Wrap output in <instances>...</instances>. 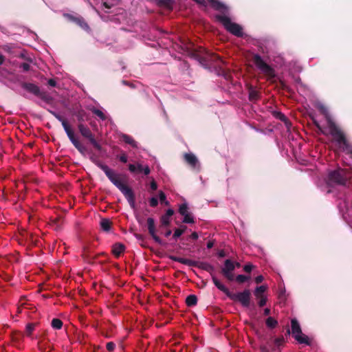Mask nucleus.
Wrapping results in <instances>:
<instances>
[{
    "label": "nucleus",
    "mask_w": 352,
    "mask_h": 352,
    "mask_svg": "<svg viewBox=\"0 0 352 352\" xmlns=\"http://www.w3.org/2000/svg\"><path fill=\"white\" fill-rule=\"evenodd\" d=\"M196 1L198 4L207 6H210L212 8L220 10V11H224L226 10V7L224 4L221 3L219 1H215V0H194Z\"/></svg>",
    "instance_id": "nucleus-8"
},
{
    "label": "nucleus",
    "mask_w": 352,
    "mask_h": 352,
    "mask_svg": "<svg viewBox=\"0 0 352 352\" xmlns=\"http://www.w3.org/2000/svg\"><path fill=\"white\" fill-rule=\"evenodd\" d=\"M52 327L55 329H60L63 327V322L58 318H54L52 321Z\"/></svg>",
    "instance_id": "nucleus-26"
},
{
    "label": "nucleus",
    "mask_w": 352,
    "mask_h": 352,
    "mask_svg": "<svg viewBox=\"0 0 352 352\" xmlns=\"http://www.w3.org/2000/svg\"><path fill=\"white\" fill-rule=\"evenodd\" d=\"M124 250V246L121 243H116L113 246L112 252L116 256H119Z\"/></svg>",
    "instance_id": "nucleus-20"
},
{
    "label": "nucleus",
    "mask_w": 352,
    "mask_h": 352,
    "mask_svg": "<svg viewBox=\"0 0 352 352\" xmlns=\"http://www.w3.org/2000/svg\"><path fill=\"white\" fill-rule=\"evenodd\" d=\"M258 300V305L263 307L266 304L267 298L265 295H261L259 297H256Z\"/></svg>",
    "instance_id": "nucleus-31"
},
{
    "label": "nucleus",
    "mask_w": 352,
    "mask_h": 352,
    "mask_svg": "<svg viewBox=\"0 0 352 352\" xmlns=\"http://www.w3.org/2000/svg\"><path fill=\"white\" fill-rule=\"evenodd\" d=\"M21 68L24 71H28L30 69V65L28 63H23L21 65Z\"/></svg>",
    "instance_id": "nucleus-44"
},
{
    "label": "nucleus",
    "mask_w": 352,
    "mask_h": 352,
    "mask_svg": "<svg viewBox=\"0 0 352 352\" xmlns=\"http://www.w3.org/2000/svg\"><path fill=\"white\" fill-rule=\"evenodd\" d=\"M147 225H148V230L149 234L151 235L153 240L158 244L162 245V241L161 239L157 236L155 233V221L153 218H148L147 219Z\"/></svg>",
    "instance_id": "nucleus-10"
},
{
    "label": "nucleus",
    "mask_w": 352,
    "mask_h": 352,
    "mask_svg": "<svg viewBox=\"0 0 352 352\" xmlns=\"http://www.w3.org/2000/svg\"><path fill=\"white\" fill-rule=\"evenodd\" d=\"M185 265H192L193 262L191 260L186 259Z\"/></svg>",
    "instance_id": "nucleus-53"
},
{
    "label": "nucleus",
    "mask_w": 352,
    "mask_h": 352,
    "mask_svg": "<svg viewBox=\"0 0 352 352\" xmlns=\"http://www.w3.org/2000/svg\"><path fill=\"white\" fill-rule=\"evenodd\" d=\"M111 223L107 219H103L100 221V227L104 231H109L111 229Z\"/></svg>",
    "instance_id": "nucleus-22"
},
{
    "label": "nucleus",
    "mask_w": 352,
    "mask_h": 352,
    "mask_svg": "<svg viewBox=\"0 0 352 352\" xmlns=\"http://www.w3.org/2000/svg\"><path fill=\"white\" fill-rule=\"evenodd\" d=\"M186 162L194 168H199V163L197 157L192 153H186L184 155Z\"/></svg>",
    "instance_id": "nucleus-12"
},
{
    "label": "nucleus",
    "mask_w": 352,
    "mask_h": 352,
    "mask_svg": "<svg viewBox=\"0 0 352 352\" xmlns=\"http://www.w3.org/2000/svg\"><path fill=\"white\" fill-rule=\"evenodd\" d=\"M129 170L131 173H135V172H137L136 165H135V164H129Z\"/></svg>",
    "instance_id": "nucleus-41"
},
{
    "label": "nucleus",
    "mask_w": 352,
    "mask_h": 352,
    "mask_svg": "<svg viewBox=\"0 0 352 352\" xmlns=\"http://www.w3.org/2000/svg\"><path fill=\"white\" fill-rule=\"evenodd\" d=\"M179 212L184 217L182 221L184 223H192L194 222L193 217L189 212L188 206L186 203L180 205L179 208Z\"/></svg>",
    "instance_id": "nucleus-9"
},
{
    "label": "nucleus",
    "mask_w": 352,
    "mask_h": 352,
    "mask_svg": "<svg viewBox=\"0 0 352 352\" xmlns=\"http://www.w3.org/2000/svg\"><path fill=\"white\" fill-rule=\"evenodd\" d=\"M253 267L254 266L251 264H247V265H244L243 270L246 272H250L253 269Z\"/></svg>",
    "instance_id": "nucleus-40"
},
{
    "label": "nucleus",
    "mask_w": 352,
    "mask_h": 352,
    "mask_svg": "<svg viewBox=\"0 0 352 352\" xmlns=\"http://www.w3.org/2000/svg\"><path fill=\"white\" fill-rule=\"evenodd\" d=\"M4 61V58L3 56H0V65L3 64Z\"/></svg>",
    "instance_id": "nucleus-57"
},
{
    "label": "nucleus",
    "mask_w": 352,
    "mask_h": 352,
    "mask_svg": "<svg viewBox=\"0 0 352 352\" xmlns=\"http://www.w3.org/2000/svg\"><path fill=\"white\" fill-rule=\"evenodd\" d=\"M223 274L228 280H232L234 279L232 272H223Z\"/></svg>",
    "instance_id": "nucleus-38"
},
{
    "label": "nucleus",
    "mask_w": 352,
    "mask_h": 352,
    "mask_svg": "<svg viewBox=\"0 0 352 352\" xmlns=\"http://www.w3.org/2000/svg\"><path fill=\"white\" fill-rule=\"evenodd\" d=\"M56 118H58V120L61 122V120H63L60 116H57Z\"/></svg>",
    "instance_id": "nucleus-58"
},
{
    "label": "nucleus",
    "mask_w": 352,
    "mask_h": 352,
    "mask_svg": "<svg viewBox=\"0 0 352 352\" xmlns=\"http://www.w3.org/2000/svg\"><path fill=\"white\" fill-rule=\"evenodd\" d=\"M91 111L96 116H97L101 120H105L107 118V115L102 109H97L96 107L91 108Z\"/></svg>",
    "instance_id": "nucleus-19"
},
{
    "label": "nucleus",
    "mask_w": 352,
    "mask_h": 352,
    "mask_svg": "<svg viewBox=\"0 0 352 352\" xmlns=\"http://www.w3.org/2000/svg\"><path fill=\"white\" fill-rule=\"evenodd\" d=\"M122 140L126 144H130L133 148H138V143L133 139L132 137L126 135L122 134L121 135Z\"/></svg>",
    "instance_id": "nucleus-17"
},
{
    "label": "nucleus",
    "mask_w": 352,
    "mask_h": 352,
    "mask_svg": "<svg viewBox=\"0 0 352 352\" xmlns=\"http://www.w3.org/2000/svg\"><path fill=\"white\" fill-rule=\"evenodd\" d=\"M142 172L144 173V175H147L150 173L151 170L148 166H144Z\"/></svg>",
    "instance_id": "nucleus-43"
},
{
    "label": "nucleus",
    "mask_w": 352,
    "mask_h": 352,
    "mask_svg": "<svg viewBox=\"0 0 352 352\" xmlns=\"http://www.w3.org/2000/svg\"><path fill=\"white\" fill-rule=\"evenodd\" d=\"M143 167L144 166L140 164H136L137 172H142Z\"/></svg>",
    "instance_id": "nucleus-48"
},
{
    "label": "nucleus",
    "mask_w": 352,
    "mask_h": 352,
    "mask_svg": "<svg viewBox=\"0 0 352 352\" xmlns=\"http://www.w3.org/2000/svg\"><path fill=\"white\" fill-rule=\"evenodd\" d=\"M104 7H105V8H110V6H108L107 3H104Z\"/></svg>",
    "instance_id": "nucleus-59"
},
{
    "label": "nucleus",
    "mask_w": 352,
    "mask_h": 352,
    "mask_svg": "<svg viewBox=\"0 0 352 352\" xmlns=\"http://www.w3.org/2000/svg\"><path fill=\"white\" fill-rule=\"evenodd\" d=\"M277 321L272 317H269L266 320V325L269 328H274L277 325Z\"/></svg>",
    "instance_id": "nucleus-27"
},
{
    "label": "nucleus",
    "mask_w": 352,
    "mask_h": 352,
    "mask_svg": "<svg viewBox=\"0 0 352 352\" xmlns=\"http://www.w3.org/2000/svg\"><path fill=\"white\" fill-rule=\"evenodd\" d=\"M212 282L219 290L226 294L228 296L230 295V293L228 289L215 276L212 277Z\"/></svg>",
    "instance_id": "nucleus-13"
},
{
    "label": "nucleus",
    "mask_w": 352,
    "mask_h": 352,
    "mask_svg": "<svg viewBox=\"0 0 352 352\" xmlns=\"http://www.w3.org/2000/svg\"><path fill=\"white\" fill-rule=\"evenodd\" d=\"M266 289L267 287L265 285L257 287L254 291V296L256 297H259L261 295H264V292Z\"/></svg>",
    "instance_id": "nucleus-25"
},
{
    "label": "nucleus",
    "mask_w": 352,
    "mask_h": 352,
    "mask_svg": "<svg viewBox=\"0 0 352 352\" xmlns=\"http://www.w3.org/2000/svg\"><path fill=\"white\" fill-rule=\"evenodd\" d=\"M116 347V344L113 342H108L107 344V349L108 351H113Z\"/></svg>",
    "instance_id": "nucleus-39"
},
{
    "label": "nucleus",
    "mask_w": 352,
    "mask_h": 352,
    "mask_svg": "<svg viewBox=\"0 0 352 352\" xmlns=\"http://www.w3.org/2000/svg\"><path fill=\"white\" fill-rule=\"evenodd\" d=\"M291 326L292 333L295 340L300 344L309 345V338L308 336L302 333L300 326L296 319L294 318L291 320Z\"/></svg>",
    "instance_id": "nucleus-6"
},
{
    "label": "nucleus",
    "mask_w": 352,
    "mask_h": 352,
    "mask_svg": "<svg viewBox=\"0 0 352 352\" xmlns=\"http://www.w3.org/2000/svg\"><path fill=\"white\" fill-rule=\"evenodd\" d=\"M78 129H79V131H80V133L82 134V135L87 138V139H89L91 138V136H93L91 131L86 126H85L83 124H80L78 126Z\"/></svg>",
    "instance_id": "nucleus-16"
},
{
    "label": "nucleus",
    "mask_w": 352,
    "mask_h": 352,
    "mask_svg": "<svg viewBox=\"0 0 352 352\" xmlns=\"http://www.w3.org/2000/svg\"><path fill=\"white\" fill-rule=\"evenodd\" d=\"M34 325L33 324L30 323L26 325L25 331L28 336L31 335V333L34 331Z\"/></svg>",
    "instance_id": "nucleus-34"
},
{
    "label": "nucleus",
    "mask_w": 352,
    "mask_h": 352,
    "mask_svg": "<svg viewBox=\"0 0 352 352\" xmlns=\"http://www.w3.org/2000/svg\"><path fill=\"white\" fill-rule=\"evenodd\" d=\"M201 53H202L201 58L206 61H208V62L219 61L220 63L224 64V61L223 60H221V58L219 56L210 52L208 50L203 49V51L201 52Z\"/></svg>",
    "instance_id": "nucleus-11"
},
{
    "label": "nucleus",
    "mask_w": 352,
    "mask_h": 352,
    "mask_svg": "<svg viewBox=\"0 0 352 352\" xmlns=\"http://www.w3.org/2000/svg\"><path fill=\"white\" fill-rule=\"evenodd\" d=\"M274 115L278 119L284 122L287 131L289 132L292 124L290 122H289L286 116L280 112H276Z\"/></svg>",
    "instance_id": "nucleus-15"
},
{
    "label": "nucleus",
    "mask_w": 352,
    "mask_h": 352,
    "mask_svg": "<svg viewBox=\"0 0 352 352\" xmlns=\"http://www.w3.org/2000/svg\"><path fill=\"white\" fill-rule=\"evenodd\" d=\"M73 144L81 153L85 151V147L78 140L74 142Z\"/></svg>",
    "instance_id": "nucleus-29"
},
{
    "label": "nucleus",
    "mask_w": 352,
    "mask_h": 352,
    "mask_svg": "<svg viewBox=\"0 0 352 352\" xmlns=\"http://www.w3.org/2000/svg\"><path fill=\"white\" fill-rule=\"evenodd\" d=\"M232 300H237L244 307H248L250 300V292L248 289L236 294H230L228 296Z\"/></svg>",
    "instance_id": "nucleus-7"
},
{
    "label": "nucleus",
    "mask_w": 352,
    "mask_h": 352,
    "mask_svg": "<svg viewBox=\"0 0 352 352\" xmlns=\"http://www.w3.org/2000/svg\"><path fill=\"white\" fill-rule=\"evenodd\" d=\"M223 255H224L223 252L221 251V252H219L220 256H223Z\"/></svg>",
    "instance_id": "nucleus-60"
},
{
    "label": "nucleus",
    "mask_w": 352,
    "mask_h": 352,
    "mask_svg": "<svg viewBox=\"0 0 352 352\" xmlns=\"http://www.w3.org/2000/svg\"><path fill=\"white\" fill-rule=\"evenodd\" d=\"M74 21L82 29L85 30H89V26L82 18H76Z\"/></svg>",
    "instance_id": "nucleus-24"
},
{
    "label": "nucleus",
    "mask_w": 352,
    "mask_h": 352,
    "mask_svg": "<svg viewBox=\"0 0 352 352\" xmlns=\"http://www.w3.org/2000/svg\"><path fill=\"white\" fill-rule=\"evenodd\" d=\"M197 298L195 295H189L186 299V302L188 306H194L197 304Z\"/></svg>",
    "instance_id": "nucleus-23"
},
{
    "label": "nucleus",
    "mask_w": 352,
    "mask_h": 352,
    "mask_svg": "<svg viewBox=\"0 0 352 352\" xmlns=\"http://www.w3.org/2000/svg\"><path fill=\"white\" fill-rule=\"evenodd\" d=\"M250 278V276L242 275V274L238 275L236 277V281L240 283H244V282L248 280Z\"/></svg>",
    "instance_id": "nucleus-30"
},
{
    "label": "nucleus",
    "mask_w": 352,
    "mask_h": 352,
    "mask_svg": "<svg viewBox=\"0 0 352 352\" xmlns=\"http://www.w3.org/2000/svg\"><path fill=\"white\" fill-rule=\"evenodd\" d=\"M236 265L237 267H239V266H240V265H239V263H236Z\"/></svg>",
    "instance_id": "nucleus-61"
},
{
    "label": "nucleus",
    "mask_w": 352,
    "mask_h": 352,
    "mask_svg": "<svg viewBox=\"0 0 352 352\" xmlns=\"http://www.w3.org/2000/svg\"><path fill=\"white\" fill-rule=\"evenodd\" d=\"M151 188L153 190H155L157 188V185L156 184V182L155 181H152L151 182Z\"/></svg>",
    "instance_id": "nucleus-45"
},
{
    "label": "nucleus",
    "mask_w": 352,
    "mask_h": 352,
    "mask_svg": "<svg viewBox=\"0 0 352 352\" xmlns=\"http://www.w3.org/2000/svg\"><path fill=\"white\" fill-rule=\"evenodd\" d=\"M48 84L52 86V87H55L56 86V81L53 79H50L48 80Z\"/></svg>",
    "instance_id": "nucleus-49"
},
{
    "label": "nucleus",
    "mask_w": 352,
    "mask_h": 352,
    "mask_svg": "<svg viewBox=\"0 0 352 352\" xmlns=\"http://www.w3.org/2000/svg\"><path fill=\"white\" fill-rule=\"evenodd\" d=\"M65 133L67 134L68 133H70L71 131H72L71 127L69 126H67L66 129H64Z\"/></svg>",
    "instance_id": "nucleus-55"
},
{
    "label": "nucleus",
    "mask_w": 352,
    "mask_h": 352,
    "mask_svg": "<svg viewBox=\"0 0 352 352\" xmlns=\"http://www.w3.org/2000/svg\"><path fill=\"white\" fill-rule=\"evenodd\" d=\"M67 135L69 139L70 140V141L72 142V144L78 140V139L75 137V135H74V133L73 131H71L70 133H68Z\"/></svg>",
    "instance_id": "nucleus-36"
},
{
    "label": "nucleus",
    "mask_w": 352,
    "mask_h": 352,
    "mask_svg": "<svg viewBox=\"0 0 352 352\" xmlns=\"http://www.w3.org/2000/svg\"><path fill=\"white\" fill-rule=\"evenodd\" d=\"M159 199L161 202L164 203L166 205L169 204L168 201H166V195L162 191L159 192Z\"/></svg>",
    "instance_id": "nucleus-35"
},
{
    "label": "nucleus",
    "mask_w": 352,
    "mask_h": 352,
    "mask_svg": "<svg viewBox=\"0 0 352 352\" xmlns=\"http://www.w3.org/2000/svg\"><path fill=\"white\" fill-rule=\"evenodd\" d=\"M170 234H171V230H168V231H166V233H165V236H166V237H168V236H169Z\"/></svg>",
    "instance_id": "nucleus-56"
},
{
    "label": "nucleus",
    "mask_w": 352,
    "mask_h": 352,
    "mask_svg": "<svg viewBox=\"0 0 352 352\" xmlns=\"http://www.w3.org/2000/svg\"><path fill=\"white\" fill-rule=\"evenodd\" d=\"M253 62L260 72L264 74L267 79H273L276 76L274 68L267 64L261 56L256 54L253 57Z\"/></svg>",
    "instance_id": "nucleus-4"
},
{
    "label": "nucleus",
    "mask_w": 352,
    "mask_h": 352,
    "mask_svg": "<svg viewBox=\"0 0 352 352\" xmlns=\"http://www.w3.org/2000/svg\"><path fill=\"white\" fill-rule=\"evenodd\" d=\"M214 245V242L213 241H209L208 243H207V248L208 249H210L213 247Z\"/></svg>",
    "instance_id": "nucleus-52"
},
{
    "label": "nucleus",
    "mask_w": 352,
    "mask_h": 352,
    "mask_svg": "<svg viewBox=\"0 0 352 352\" xmlns=\"http://www.w3.org/2000/svg\"><path fill=\"white\" fill-rule=\"evenodd\" d=\"M235 268V263L232 261L227 259L225 261L222 272H233Z\"/></svg>",
    "instance_id": "nucleus-18"
},
{
    "label": "nucleus",
    "mask_w": 352,
    "mask_h": 352,
    "mask_svg": "<svg viewBox=\"0 0 352 352\" xmlns=\"http://www.w3.org/2000/svg\"><path fill=\"white\" fill-rule=\"evenodd\" d=\"M24 88L34 95H38L40 90L39 88L32 83H28L24 85Z\"/></svg>",
    "instance_id": "nucleus-21"
},
{
    "label": "nucleus",
    "mask_w": 352,
    "mask_h": 352,
    "mask_svg": "<svg viewBox=\"0 0 352 352\" xmlns=\"http://www.w3.org/2000/svg\"><path fill=\"white\" fill-rule=\"evenodd\" d=\"M270 314V309L268 308H266L264 309V314L265 316H268Z\"/></svg>",
    "instance_id": "nucleus-54"
},
{
    "label": "nucleus",
    "mask_w": 352,
    "mask_h": 352,
    "mask_svg": "<svg viewBox=\"0 0 352 352\" xmlns=\"http://www.w3.org/2000/svg\"><path fill=\"white\" fill-rule=\"evenodd\" d=\"M119 158H120V160L123 163H126L128 160V158H127V156L126 154L121 155Z\"/></svg>",
    "instance_id": "nucleus-42"
},
{
    "label": "nucleus",
    "mask_w": 352,
    "mask_h": 352,
    "mask_svg": "<svg viewBox=\"0 0 352 352\" xmlns=\"http://www.w3.org/2000/svg\"><path fill=\"white\" fill-rule=\"evenodd\" d=\"M190 237L194 240H196L198 239L199 236H198V234L195 232H192L191 234V235L190 236Z\"/></svg>",
    "instance_id": "nucleus-47"
},
{
    "label": "nucleus",
    "mask_w": 352,
    "mask_h": 352,
    "mask_svg": "<svg viewBox=\"0 0 352 352\" xmlns=\"http://www.w3.org/2000/svg\"><path fill=\"white\" fill-rule=\"evenodd\" d=\"M186 226L184 227L183 229H176L175 230V232H174V234H173V237L177 239V238H179L184 232L185 229H186Z\"/></svg>",
    "instance_id": "nucleus-32"
},
{
    "label": "nucleus",
    "mask_w": 352,
    "mask_h": 352,
    "mask_svg": "<svg viewBox=\"0 0 352 352\" xmlns=\"http://www.w3.org/2000/svg\"><path fill=\"white\" fill-rule=\"evenodd\" d=\"M249 98L252 101L256 100L258 98V92L253 89H251L249 91Z\"/></svg>",
    "instance_id": "nucleus-28"
},
{
    "label": "nucleus",
    "mask_w": 352,
    "mask_h": 352,
    "mask_svg": "<svg viewBox=\"0 0 352 352\" xmlns=\"http://www.w3.org/2000/svg\"><path fill=\"white\" fill-rule=\"evenodd\" d=\"M61 124L63 126L64 129H66L67 126H69V124H67V121L65 120H61Z\"/></svg>",
    "instance_id": "nucleus-50"
},
{
    "label": "nucleus",
    "mask_w": 352,
    "mask_h": 352,
    "mask_svg": "<svg viewBox=\"0 0 352 352\" xmlns=\"http://www.w3.org/2000/svg\"><path fill=\"white\" fill-rule=\"evenodd\" d=\"M217 18L228 32L236 36H243V29L241 26L237 23H233L228 16L226 15H218Z\"/></svg>",
    "instance_id": "nucleus-5"
},
{
    "label": "nucleus",
    "mask_w": 352,
    "mask_h": 352,
    "mask_svg": "<svg viewBox=\"0 0 352 352\" xmlns=\"http://www.w3.org/2000/svg\"><path fill=\"white\" fill-rule=\"evenodd\" d=\"M349 176L347 172L343 169H338L329 172L327 180V184L329 186H344Z\"/></svg>",
    "instance_id": "nucleus-3"
},
{
    "label": "nucleus",
    "mask_w": 352,
    "mask_h": 352,
    "mask_svg": "<svg viewBox=\"0 0 352 352\" xmlns=\"http://www.w3.org/2000/svg\"><path fill=\"white\" fill-rule=\"evenodd\" d=\"M89 142H91V144L96 148H97L98 150H100L101 149V146L97 142V141L95 140L94 135L91 136V138L89 139Z\"/></svg>",
    "instance_id": "nucleus-33"
},
{
    "label": "nucleus",
    "mask_w": 352,
    "mask_h": 352,
    "mask_svg": "<svg viewBox=\"0 0 352 352\" xmlns=\"http://www.w3.org/2000/svg\"><path fill=\"white\" fill-rule=\"evenodd\" d=\"M263 279H264L263 276L260 275V276H258L256 277L255 281H256V283H261L263 280Z\"/></svg>",
    "instance_id": "nucleus-46"
},
{
    "label": "nucleus",
    "mask_w": 352,
    "mask_h": 352,
    "mask_svg": "<svg viewBox=\"0 0 352 352\" xmlns=\"http://www.w3.org/2000/svg\"><path fill=\"white\" fill-rule=\"evenodd\" d=\"M149 204L151 207H155L158 204V200L156 197H151L149 200Z\"/></svg>",
    "instance_id": "nucleus-37"
},
{
    "label": "nucleus",
    "mask_w": 352,
    "mask_h": 352,
    "mask_svg": "<svg viewBox=\"0 0 352 352\" xmlns=\"http://www.w3.org/2000/svg\"><path fill=\"white\" fill-rule=\"evenodd\" d=\"M100 167L105 173L109 179L122 192L129 202L131 208H135V197L132 190L124 184L120 180L119 175L109 166L101 163H98Z\"/></svg>",
    "instance_id": "nucleus-2"
},
{
    "label": "nucleus",
    "mask_w": 352,
    "mask_h": 352,
    "mask_svg": "<svg viewBox=\"0 0 352 352\" xmlns=\"http://www.w3.org/2000/svg\"><path fill=\"white\" fill-rule=\"evenodd\" d=\"M317 108L324 116L327 125H321L319 122L314 121L318 129L324 135H331L336 142L338 147L343 151L350 153L352 155V150L346 142L343 133L337 127L329 114L327 107L321 103H318Z\"/></svg>",
    "instance_id": "nucleus-1"
},
{
    "label": "nucleus",
    "mask_w": 352,
    "mask_h": 352,
    "mask_svg": "<svg viewBox=\"0 0 352 352\" xmlns=\"http://www.w3.org/2000/svg\"><path fill=\"white\" fill-rule=\"evenodd\" d=\"M186 259L187 258H177V261L182 264H185Z\"/></svg>",
    "instance_id": "nucleus-51"
},
{
    "label": "nucleus",
    "mask_w": 352,
    "mask_h": 352,
    "mask_svg": "<svg viewBox=\"0 0 352 352\" xmlns=\"http://www.w3.org/2000/svg\"><path fill=\"white\" fill-rule=\"evenodd\" d=\"M174 211L172 209H168L164 215L161 217V223L162 226H168L170 223V219L173 214Z\"/></svg>",
    "instance_id": "nucleus-14"
}]
</instances>
